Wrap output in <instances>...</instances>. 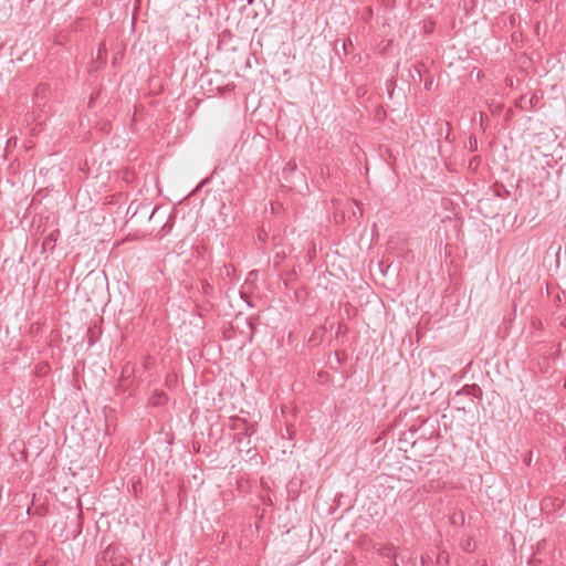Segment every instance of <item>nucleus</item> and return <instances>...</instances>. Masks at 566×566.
<instances>
[{
    "mask_svg": "<svg viewBox=\"0 0 566 566\" xmlns=\"http://www.w3.org/2000/svg\"><path fill=\"white\" fill-rule=\"evenodd\" d=\"M167 400H168V397H167L166 392L160 391V390H155L153 392L151 397L149 398V403L153 406H161V405L166 403Z\"/></svg>",
    "mask_w": 566,
    "mask_h": 566,
    "instance_id": "obj_3",
    "label": "nucleus"
},
{
    "mask_svg": "<svg viewBox=\"0 0 566 566\" xmlns=\"http://www.w3.org/2000/svg\"><path fill=\"white\" fill-rule=\"evenodd\" d=\"M377 553L386 558L392 559L396 558V547L392 544L380 545L377 548Z\"/></svg>",
    "mask_w": 566,
    "mask_h": 566,
    "instance_id": "obj_2",
    "label": "nucleus"
},
{
    "mask_svg": "<svg viewBox=\"0 0 566 566\" xmlns=\"http://www.w3.org/2000/svg\"><path fill=\"white\" fill-rule=\"evenodd\" d=\"M465 522L464 513L462 511H457L451 516V523L457 526H462Z\"/></svg>",
    "mask_w": 566,
    "mask_h": 566,
    "instance_id": "obj_4",
    "label": "nucleus"
},
{
    "mask_svg": "<svg viewBox=\"0 0 566 566\" xmlns=\"http://www.w3.org/2000/svg\"><path fill=\"white\" fill-rule=\"evenodd\" d=\"M462 547L465 552H473L474 549V542L472 538H468L463 544Z\"/></svg>",
    "mask_w": 566,
    "mask_h": 566,
    "instance_id": "obj_5",
    "label": "nucleus"
},
{
    "mask_svg": "<svg viewBox=\"0 0 566 566\" xmlns=\"http://www.w3.org/2000/svg\"><path fill=\"white\" fill-rule=\"evenodd\" d=\"M296 164L294 161H289L285 166V169L284 171L287 172V171H295L296 170Z\"/></svg>",
    "mask_w": 566,
    "mask_h": 566,
    "instance_id": "obj_6",
    "label": "nucleus"
},
{
    "mask_svg": "<svg viewBox=\"0 0 566 566\" xmlns=\"http://www.w3.org/2000/svg\"><path fill=\"white\" fill-rule=\"evenodd\" d=\"M447 556L444 557V554H440L439 557H438V563H440L442 559H446L447 560Z\"/></svg>",
    "mask_w": 566,
    "mask_h": 566,
    "instance_id": "obj_8",
    "label": "nucleus"
},
{
    "mask_svg": "<svg viewBox=\"0 0 566 566\" xmlns=\"http://www.w3.org/2000/svg\"><path fill=\"white\" fill-rule=\"evenodd\" d=\"M230 428L232 430H239L240 432L244 433L245 436H250L249 432V426L245 422V420H242L240 418H230Z\"/></svg>",
    "mask_w": 566,
    "mask_h": 566,
    "instance_id": "obj_1",
    "label": "nucleus"
},
{
    "mask_svg": "<svg viewBox=\"0 0 566 566\" xmlns=\"http://www.w3.org/2000/svg\"><path fill=\"white\" fill-rule=\"evenodd\" d=\"M566 327V318L562 323Z\"/></svg>",
    "mask_w": 566,
    "mask_h": 566,
    "instance_id": "obj_10",
    "label": "nucleus"
},
{
    "mask_svg": "<svg viewBox=\"0 0 566 566\" xmlns=\"http://www.w3.org/2000/svg\"><path fill=\"white\" fill-rule=\"evenodd\" d=\"M464 394H469V391L467 389L459 390L457 392V396H461V395H464Z\"/></svg>",
    "mask_w": 566,
    "mask_h": 566,
    "instance_id": "obj_7",
    "label": "nucleus"
},
{
    "mask_svg": "<svg viewBox=\"0 0 566 566\" xmlns=\"http://www.w3.org/2000/svg\"><path fill=\"white\" fill-rule=\"evenodd\" d=\"M430 85H431V83H426V85H424V86H426V88H429V87H430Z\"/></svg>",
    "mask_w": 566,
    "mask_h": 566,
    "instance_id": "obj_9",
    "label": "nucleus"
},
{
    "mask_svg": "<svg viewBox=\"0 0 566 566\" xmlns=\"http://www.w3.org/2000/svg\"><path fill=\"white\" fill-rule=\"evenodd\" d=\"M391 566H399V564L395 562Z\"/></svg>",
    "mask_w": 566,
    "mask_h": 566,
    "instance_id": "obj_11",
    "label": "nucleus"
}]
</instances>
